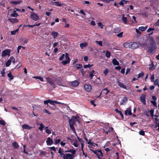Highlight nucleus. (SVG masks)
<instances>
[{"mask_svg": "<svg viewBox=\"0 0 159 159\" xmlns=\"http://www.w3.org/2000/svg\"><path fill=\"white\" fill-rule=\"evenodd\" d=\"M91 151L93 152L96 155L98 159H101L100 157V156L102 157L103 156V154L102 150L100 149H97L95 150L91 149Z\"/></svg>", "mask_w": 159, "mask_h": 159, "instance_id": "obj_5", "label": "nucleus"}, {"mask_svg": "<svg viewBox=\"0 0 159 159\" xmlns=\"http://www.w3.org/2000/svg\"><path fill=\"white\" fill-rule=\"evenodd\" d=\"M21 1H11L10 3L11 4H13L15 5L19 4L20 3Z\"/></svg>", "mask_w": 159, "mask_h": 159, "instance_id": "obj_34", "label": "nucleus"}, {"mask_svg": "<svg viewBox=\"0 0 159 159\" xmlns=\"http://www.w3.org/2000/svg\"><path fill=\"white\" fill-rule=\"evenodd\" d=\"M93 66V65H90L89 64H88V65H85L84 66V68H87L89 67V68H90L91 67H92Z\"/></svg>", "mask_w": 159, "mask_h": 159, "instance_id": "obj_48", "label": "nucleus"}, {"mask_svg": "<svg viewBox=\"0 0 159 159\" xmlns=\"http://www.w3.org/2000/svg\"><path fill=\"white\" fill-rule=\"evenodd\" d=\"M60 142V139L59 136L57 137L56 139L54 140V144H57L59 143Z\"/></svg>", "mask_w": 159, "mask_h": 159, "instance_id": "obj_21", "label": "nucleus"}, {"mask_svg": "<svg viewBox=\"0 0 159 159\" xmlns=\"http://www.w3.org/2000/svg\"><path fill=\"white\" fill-rule=\"evenodd\" d=\"M149 69L150 70H153L155 69V67L153 64V62H152V64L151 66L149 67Z\"/></svg>", "mask_w": 159, "mask_h": 159, "instance_id": "obj_45", "label": "nucleus"}, {"mask_svg": "<svg viewBox=\"0 0 159 159\" xmlns=\"http://www.w3.org/2000/svg\"><path fill=\"white\" fill-rule=\"evenodd\" d=\"M11 51V50L8 49H6L3 50L1 56L3 58L6 55L9 56L10 55Z\"/></svg>", "mask_w": 159, "mask_h": 159, "instance_id": "obj_7", "label": "nucleus"}, {"mask_svg": "<svg viewBox=\"0 0 159 159\" xmlns=\"http://www.w3.org/2000/svg\"><path fill=\"white\" fill-rule=\"evenodd\" d=\"M34 78L36 79H39L42 82H43L44 81L43 78L41 76H34Z\"/></svg>", "mask_w": 159, "mask_h": 159, "instance_id": "obj_43", "label": "nucleus"}, {"mask_svg": "<svg viewBox=\"0 0 159 159\" xmlns=\"http://www.w3.org/2000/svg\"><path fill=\"white\" fill-rule=\"evenodd\" d=\"M5 69L4 68L2 69V70L1 71V74H2V76L4 77L5 76Z\"/></svg>", "mask_w": 159, "mask_h": 159, "instance_id": "obj_50", "label": "nucleus"}, {"mask_svg": "<svg viewBox=\"0 0 159 159\" xmlns=\"http://www.w3.org/2000/svg\"><path fill=\"white\" fill-rule=\"evenodd\" d=\"M19 29H17L15 30H13L11 32V34L13 35H15L16 34V33L18 31Z\"/></svg>", "mask_w": 159, "mask_h": 159, "instance_id": "obj_42", "label": "nucleus"}, {"mask_svg": "<svg viewBox=\"0 0 159 159\" xmlns=\"http://www.w3.org/2000/svg\"><path fill=\"white\" fill-rule=\"evenodd\" d=\"M115 111H116L117 113L119 114L121 116L122 119H124V118L123 115L121 111L118 110L117 109H115Z\"/></svg>", "mask_w": 159, "mask_h": 159, "instance_id": "obj_25", "label": "nucleus"}, {"mask_svg": "<svg viewBox=\"0 0 159 159\" xmlns=\"http://www.w3.org/2000/svg\"><path fill=\"white\" fill-rule=\"evenodd\" d=\"M151 102L153 104V105L156 107H157V103L156 101H151Z\"/></svg>", "mask_w": 159, "mask_h": 159, "instance_id": "obj_62", "label": "nucleus"}, {"mask_svg": "<svg viewBox=\"0 0 159 159\" xmlns=\"http://www.w3.org/2000/svg\"><path fill=\"white\" fill-rule=\"evenodd\" d=\"M159 79H156L153 82H154V84L155 85H157L158 87H159Z\"/></svg>", "mask_w": 159, "mask_h": 159, "instance_id": "obj_39", "label": "nucleus"}, {"mask_svg": "<svg viewBox=\"0 0 159 159\" xmlns=\"http://www.w3.org/2000/svg\"><path fill=\"white\" fill-rule=\"evenodd\" d=\"M117 83H118V85L121 88H123L124 89H127L126 87L123 83L120 82L118 80Z\"/></svg>", "mask_w": 159, "mask_h": 159, "instance_id": "obj_17", "label": "nucleus"}, {"mask_svg": "<svg viewBox=\"0 0 159 159\" xmlns=\"http://www.w3.org/2000/svg\"><path fill=\"white\" fill-rule=\"evenodd\" d=\"M46 133L48 134H50L51 133L52 129L51 128H48V126H46L44 129Z\"/></svg>", "mask_w": 159, "mask_h": 159, "instance_id": "obj_19", "label": "nucleus"}, {"mask_svg": "<svg viewBox=\"0 0 159 159\" xmlns=\"http://www.w3.org/2000/svg\"><path fill=\"white\" fill-rule=\"evenodd\" d=\"M95 42L96 43L98 44L99 46H102V41H95Z\"/></svg>", "mask_w": 159, "mask_h": 159, "instance_id": "obj_47", "label": "nucleus"}, {"mask_svg": "<svg viewBox=\"0 0 159 159\" xmlns=\"http://www.w3.org/2000/svg\"><path fill=\"white\" fill-rule=\"evenodd\" d=\"M128 101V98L127 97L124 98L120 102V105H123L124 104V102H127Z\"/></svg>", "mask_w": 159, "mask_h": 159, "instance_id": "obj_24", "label": "nucleus"}, {"mask_svg": "<svg viewBox=\"0 0 159 159\" xmlns=\"http://www.w3.org/2000/svg\"><path fill=\"white\" fill-rule=\"evenodd\" d=\"M144 75V72H142L139 73L138 75V78H139L140 77H142Z\"/></svg>", "mask_w": 159, "mask_h": 159, "instance_id": "obj_51", "label": "nucleus"}, {"mask_svg": "<svg viewBox=\"0 0 159 159\" xmlns=\"http://www.w3.org/2000/svg\"><path fill=\"white\" fill-rule=\"evenodd\" d=\"M155 30L154 28H149L147 30V32L148 33H150L151 31L154 30Z\"/></svg>", "mask_w": 159, "mask_h": 159, "instance_id": "obj_54", "label": "nucleus"}, {"mask_svg": "<svg viewBox=\"0 0 159 159\" xmlns=\"http://www.w3.org/2000/svg\"><path fill=\"white\" fill-rule=\"evenodd\" d=\"M139 134L140 135L144 136L145 135L144 131L143 130H141L139 132Z\"/></svg>", "mask_w": 159, "mask_h": 159, "instance_id": "obj_52", "label": "nucleus"}, {"mask_svg": "<svg viewBox=\"0 0 159 159\" xmlns=\"http://www.w3.org/2000/svg\"><path fill=\"white\" fill-rule=\"evenodd\" d=\"M123 17H122V20L125 24H126L127 23V18L125 16L124 14H122Z\"/></svg>", "mask_w": 159, "mask_h": 159, "instance_id": "obj_29", "label": "nucleus"}, {"mask_svg": "<svg viewBox=\"0 0 159 159\" xmlns=\"http://www.w3.org/2000/svg\"><path fill=\"white\" fill-rule=\"evenodd\" d=\"M70 62V61L66 60V61H61V63L63 65H66Z\"/></svg>", "mask_w": 159, "mask_h": 159, "instance_id": "obj_37", "label": "nucleus"}, {"mask_svg": "<svg viewBox=\"0 0 159 159\" xmlns=\"http://www.w3.org/2000/svg\"><path fill=\"white\" fill-rule=\"evenodd\" d=\"M123 34V32H121V33L118 34L117 35V36H118V37L121 38L123 36V35H122Z\"/></svg>", "mask_w": 159, "mask_h": 159, "instance_id": "obj_57", "label": "nucleus"}, {"mask_svg": "<svg viewBox=\"0 0 159 159\" xmlns=\"http://www.w3.org/2000/svg\"><path fill=\"white\" fill-rule=\"evenodd\" d=\"M150 112L151 113V116L152 117H153L154 115V110L153 109H151L150 111L148 112Z\"/></svg>", "mask_w": 159, "mask_h": 159, "instance_id": "obj_53", "label": "nucleus"}, {"mask_svg": "<svg viewBox=\"0 0 159 159\" xmlns=\"http://www.w3.org/2000/svg\"><path fill=\"white\" fill-rule=\"evenodd\" d=\"M65 54H62V55H61V56L59 58V61H61L64 58V57H65Z\"/></svg>", "mask_w": 159, "mask_h": 159, "instance_id": "obj_58", "label": "nucleus"}, {"mask_svg": "<svg viewBox=\"0 0 159 159\" xmlns=\"http://www.w3.org/2000/svg\"><path fill=\"white\" fill-rule=\"evenodd\" d=\"M139 47V45L135 42L131 43L130 48L132 49H135Z\"/></svg>", "mask_w": 159, "mask_h": 159, "instance_id": "obj_12", "label": "nucleus"}, {"mask_svg": "<svg viewBox=\"0 0 159 159\" xmlns=\"http://www.w3.org/2000/svg\"><path fill=\"white\" fill-rule=\"evenodd\" d=\"M30 18L34 21H37L39 19V16L34 12H31Z\"/></svg>", "mask_w": 159, "mask_h": 159, "instance_id": "obj_8", "label": "nucleus"}, {"mask_svg": "<svg viewBox=\"0 0 159 159\" xmlns=\"http://www.w3.org/2000/svg\"><path fill=\"white\" fill-rule=\"evenodd\" d=\"M76 65H78V66H77L76 67V68L78 69H80L81 67L82 66V64H76Z\"/></svg>", "mask_w": 159, "mask_h": 159, "instance_id": "obj_61", "label": "nucleus"}, {"mask_svg": "<svg viewBox=\"0 0 159 159\" xmlns=\"http://www.w3.org/2000/svg\"><path fill=\"white\" fill-rule=\"evenodd\" d=\"M53 5H55L57 6L60 7L62 5V4L58 2H53L52 4Z\"/></svg>", "mask_w": 159, "mask_h": 159, "instance_id": "obj_33", "label": "nucleus"}, {"mask_svg": "<svg viewBox=\"0 0 159 159\" xmlns=\"http://www.w3.org/2000/svg\"><path fill=\"white\" fill-rule=\"evenodd\" d=\"M79 117L77 115L75 116H73L69 120L68 122L70 128L74 132L76 133L74 125L76 121L78 122L80 121L79 120Z\"/></svg>", "mask_w": 159, "mask_h": 159, "instance_id": "obj_3", "label": "nucleus"}, {"mask_svg": "<svg viewBox=\"0 0 159 159\" xmlns=\"http://www.w3.org/2000/svg\"><path fill=\"white\" fill-rule=\"evenodd\" d=\"M6 123L4 120H0V124L4 126L6 125Z\"/></svg>", "mask_w": 159, "mask_h": 159, "instance_id": "obj_49", "label": "nucleus"}, {"mask_svg": "<svg viewBox=\"0 0 159 159\" xmlns=\"http://www.w3.org/2000/svg\"><path fill=\"white\" fill-rule=\"evenodd\" d=\"M44 128V126H43V124L41 123L40 125V126L39 128V129L41 131H42L43 130V129Z\"/></svg>", "mask_w": 159, "mask_h": 159, "instance_id": "obj_40", "label": "nucleus"}, {"mask_svg": "<svg viewBox=\"0 0 159 159\" xmlns=\"http://www.w3.org/2000/svg\"><path fill=\"white\" fill-rule=\"evenodd\" d=\"M77 139L79 141L80 143H84V141L82 140L81 138H80L78 136H77Z\"/></svg>", "mask_w": 159, "mask_h": 159, "instance_id": "obj_59", "label": "nucleus"}, {"mask_svg": "<svg viewBox=\"0 0 159 159\" xmlns=\"http://www.w3.org/2000/svg\"><path fill=\"white\" fill-rule=\"evenodd\" d=\"M12 145L15 149H17L19 147V146L17 143L15 142L12 143Z\"/></svg>", "mask_w": 159, "mask_h": 159, "instance_id": "obj_26", "label": "nucleus"}, {"mask_svg": "<svg viewBox=\"0 0 159 159\" xmlns=\"http://www.w3.org/2000/svg\"><path fill=\"white\" fill-rule=\"evenodd\" d=\"M98 25L99 27H101V29H103V25L101 22H98Z\"/></svg>", "mask_w": 159, "mask_h": 159, "instance_id": "obj_56", "label": "nucleus"}, {"mask_svg": "<svg viewBox=\"0 0 159 159\" xmlns=\"http://www.w3.org/2000/svg\"><path fill=\"white\" fill-rule=\"evenodd\" d=\"M51 35L55 39L57 37L58 34L57 32L53 31L51 33Z\"/></svg>", "mask_w": 159, "mask_h": 159, "instance_id": "obj_20", "label": "nucleus"}, {"mask_svg": "<svg viewBox=\"0 0 159 159\" xmlns=\"http://www.w3.org/2000/svg\"><path fill=\"white\" fill-rule=\"evenodd\" d=\"M7 76L11 80H13L14 79V76L12 75L11 72H10L7 74Z\"/></svg>", "mask_w": 159, "mask_h": 159, "instance_id": "obj_31", "label": "nucleus"}, {"mask_svg": "<svg viewBox=\"0 0 159 159\" xmlns=\"http://www.w3.org/2000/svg\"><path fill=\"white\" fill-rule=\"evenodd\" d=\"M84 87L85 90L88 92L90 91L92 89L91 85L89 84H84Z\"/></svg>", "mask_w": 159, "mask_h": 159, "instance_id": "obj_11", "label": "nucleus"}, {"mask_svg": "<svg viewBox=\"0 0 159 159\" xmlns=\"http://www.w3.org/2000/svg\"><path fill=\"white\" fill-rule=\"evenodd\" d=\"M69 55L68 53H65V58L66 60L70 61V59L69 57Z\"/></svg>", "mask_w": 159, "mask_h": 159, "instance_id": "obj_44", "label": "nucleus"}, {"mask_svg": "<svg viewBox=\"0 0 159 159\" xmlns=\"http://www.w3.org/2000/svg\"><path fill=\"white\" fill-rule=\"evenodd\" d=\"M131 43H125L124 44V46L125 48H130Z\"/></svg>", "mask_w": 159, "mask_h": 159, "instance_id": "obj_30", "label": "nucleus"}, {"mask_svg": "<svg viewBox=\"0 0 159 159\" xmlns=\"http://www.w3.org/2000/svg\"><path fill=\"white\" fill-rule=\"evenodd\" d=\"M96 74V72L94 70H92L91 71L89 72V77L90 78V80L92 79L93 76H94V75Z\"/></svg>", "mask_w": 159, "mask_h": 159, "instance_id": "obj_18", "label": "nucleus"}, {"mask_svg": "<svg viewBox=\"0 0 159 159\" xmlns=\"http://www.w3.org/2000/svg\"><path fill=\"white\" fill-rule=\"evenodd\" d=\"M79 84V82L77 80H75L71 82V84L72 86L74 87L77 86Z\"/></svg>", "mask_w": 159, "mask_h": 159, "instance_id": "obj_22", "label": "nucleus"}, {"mask_svg": "<svg viewBox=\"0 0 159 159\" xmlns=\"http://www.w3.org/2000/svg\"><path fill=\"white\" fill-rule=\"evenodd\" d=\"M150 46L148 49V52L151 54L154 53L157 49V44L155 40L152 37H150Z\"/></svg>", "mask_w": 159, "mask_h": 159, "instance_id": "obj_2", "label": "nucleus"}, {"mask_svg": "<svg viewBox=\"0 0 159 159\" xmlns=\"http://www.w3.org/2000/svg\"><path fill=\"white\" fill-rule=\"evenodd\" d=\"M112 62L113 64L115 66L119 65V64L118 61L115 58L112 60Z\"/></svg>", "mask_w": 159, "mask_h": 159, "instance_id": "obj_28", "label": "nucleus"}, {"mask_svg": "<svg viewBox=\"0 0 159 159\" xmlns=\"http://www.w3.org/2000/svg\"><path fill=\"white\" fill-rule=\"evenodd\" d=\"M46 154V152L44 151H43L40 152V155H43L44 156H45Z\"/></svg>", "mask_w": 159, "mask_h": 159, "instance_id": "obj_64", "label": "nucleus"}, {"mask_svg": "<svg viewBox=\"0 0 159 159\" xmlns=\"http://www.w3.org/2000/svg\"><path fill=\"white\" fill-rule=\"evenodd\" d=\"M102 91L103 93H104L105 95H106L109 92V90H108L107 88H106L103 89Z\"/></svg>", "mask_w": 159, "mask_h": 159, "instance_id": "obj_36", "label": "nucleus"}, {"mask_svg": "<svg viewBox=\"0 0 159 159\" xmlns=\"http://www.w3.org/2000/svg\"><path fill=\"white\" fill-rule=\"evenodd\" d=\"M95 102V101L94 100H91L90 102L91 103V104L93 105L94 107H95L96 106V105L94 104V102Z\"/></svg>", "mask_w": 159, "mask_h": 159, "instance_id": "obj_60", "label": "nucleus"}, {"mask_svg": "<svg viewBox=\"0 0 159 159\" xmlns=\"http://www.w3.org/2000/svg\"><path fill=\"white\" fill-rule=\"evenodd\" d=\"M148 26H145L144 27L143 26L140 27L139 28V30L141 31H145L147 28Z\"/></svg>", "mask_w": 159, "mask_h": 159, "instance_id": "obj_27", "label": "nucleus"}, {"mask_svg": "<svg viewBox=\"0 0 159 159\" xmlns=\"http://www.w3.org/2000/svg\"><path fill=\"white\" fill-rule=\"evenodd\" d=\"M154 75H152L150 79L151 80V81L152 82L154 81Z\"/></svg>", "mask_w": 159, "mask_h": 159, "instance_id": "obj_63", "label": "nucleus"}, {"mask_svg": "<svg viewBox=\"0 0 159 159\" xmlns=\"http://www.w3.org/2000/svg\"><path fill=\"white\" fill-rule=\"evenodd\" d=\"M66 138L67 139V140H69L71 143H72L73 142L75 141V139H72L69 137H66Z\"/></svg>", "mask_w": 159, "mask_h": 159, "instance_id": "obj_46", "label": "nucleus"}, {"mask_svg": "<svg viewBox=\"0 0 159 159\" xmlns=\"http://www.w3.org/2000/svg\"><path fill=\"white\" fill-rule=\"evenodd\" d=\"M11 61H12V62L14 63L15 62V59L14 57L12 56L10 58V59L7 61L5 64L6 66V67L9 66L11 65Z\"/></svg>", "mask_w": 159, "mask_h": 159, "instance_id": "obj_9", "label": "nucleus"}, {"mask_svg": "<svg viewBox=\"0 0 159 159\" xmlns=\"http://www.w3.org/2000/svg\"><path fill=\"white\" fill-rule=\"evenodd\" d=\"M146 95L144 94H142L140 97V101L144 105L146 104Z\"/></svg>", "mask_w": 159, "mask_h": 159, "instance_id": "obj_10", "label": "nucleus"}, {"mask_svg": "<svg viewBox=\"0 0 159 159\" xmlns=\"http://www.w3.org/2000/svg\"><path fill=\"white\" fill-rule=\"evenodd\" d=\"M120 30V28L117 27L115 28L114 29V32L115 33H119Z\"/></svg>", "mask_w": 159, "mask_h": 159, "instance_id": "obj_38", "label": "nucleus"}, {"mask_svg": "<svg viewBox=\"0 0 159 159\" xmlns=\"http://www.w3.org/2000/svg\"><path fill=\"white\" fill-rule=\"evenodd\" d=\"M88 45V44L86 42H84L80 43V47L82 49L86 47Z\"/></svg>", "mask_w": 159, "mask_h": 159, "instance_id": "obj_23", "label": "nucleus"}, {"mask_svg": "<svg viewBox=\"0 0 159 159\" xmlns=\"http://www.w3.org/2000/svg\"><path fill=\"white\" fill-rule=\"evenodd\" d=\"M8 20L13 24L19 22V20L15 18H9Z\"/></svg>", "mask_w": 159, "mask_h": 159, "instance_id": "obj_14", "label": "nucleus"}, {"mask_svg": "<svg viewBox=\"0 0 159 159\" xmlns=\"http://www.w3.org/2000/svg\"><path fill=\"white\" fill-rule=\"evenodd\" d=\"M74 143L72 144V145H73L75 147H78L79 146V144L78 143V141L75 140V141H74Z\"/></svg>", "mask_w": 159, "mask_h": 159, "instance_id": "obj_35", "label": "nucleus"}, {"mask_svg": "<svg viewBox=\"0 0 159 159\" xmlns=\"http://www.w3.org/2000/svg\"><path fill=\"white\" fill-rule=\"evenodd\" d=\"M108 73V70L106 68L104 71L103 74L106 76V75Z\"/></svg>", "mask_w": 159, "mask_h": 159, "instance_id": "obj_55", "label": "nucleus"}, {"mask_svg": "<svg viewBox=\"0 0 159 159\" xmlns=\"http://www.w3.org/2000/svg\"><path fill=\"white\" fill-rule=\"evenodd\" d=\"M22 128L23 129L30 130L32 128V127L27 124H25L22 125Z\"/></svg>", "mask_w": 159, "mask_h": 159, "instance_id": "obj_15", "label": "nucleus"}, {"mask_svg": "<svg viewBox=\"0 0 159 159\" xmlns=\"http://www.w3.org/2000/svg\"><path fill=\"white\" fill-rule=\"evenodd\" d=\"M125 114L127 115L128 114L129 115H132L131 107H130L128 109L126 110L125 111Z\"/></svg>", "mask_w": 159, "mask_h": 159, "instance_id": "obj_16", "label": "nucleus"}, {"mask_svg": "<svg viewBox=\"0 0 159 159\" xmlns=\"http://www.w3.org/2000/svg\"><path fill=\"white\" fill-rule=\"evenodd\" d=\"M46 143L48 145H51L53 143L52 140L50 137H48L47 138Z\"/></svg>", "mask_w": 159, "mask_h": 159, "instance_id": "obj_13", "label": "nucleus"}, {"mask_svg": "<svg viewBox=\"0 0 159 159\" xmlns=\"http://www.w3.org/2000/svg\"><path fill=\"white\" fill-rule=\"evenodd\" d=\"M106 56L107 58H109L111 56V54L110 52L108 51H107L106 53Z\"/></svg>", "mask_w": 159, "mask_h": 159, "instance_id": "obj_41", "label": "nucleus"}, {"mask_svg": "<svg viewBox=\"0 0 159 159\" xmlns=\"http://www.w3.org/2000/svg\"><path fill=\"white\" fill-rule=\"evenodd\" d=\"M48 103H49L51 104L52 105L54 106H55V105L54 104V103L60 104L62 105L64 104V103H61L57 101L52 100L50 99H48L44 101V104L48 105Z\"/></svg>", "mask_w": 159, "mask_h": 159, "instance_id": "obj_4", "label": "nucleus"}, {"mask_svg": "<svg viewBox=\"0 0 159 159\" xmlns=\"http://www.w3.org/2000/svg\"><path fill=\"white\" fill-rule=\"evenodd\" d=\"M46 79L48 83L49 84L52 88L54 89L56 87L55 84H54V82L52 80V79L49 77H48L46 78Z\"/></svg>", "mask_w": 159, "mask_h": 159, "instance_id": "obj_6", "label": "nucleus"}, {"mask_svg": "<svg viewBox=\"0 0 159 159\" xmlns=\"http://www.w3.org/2000/svg\"><path fill=\"white\" fill-rule=\"evenodd\" d=\"M66 152H70L71 154L66 153L64 154V151L61 148H59L58 153L60 154V156L63 159H74L75 155L76 154V151L74 149L65 150Z\"/></svg>", "mask_w": 159, "mask_h": 159, "instance_id": "obj_1", "label": "nucleus"}, {"mask_svg": "<svg viewBox=\"0 0 159 159\" xmlns=\"http://www.w3.org/2000/svg\"><path fill=\"white\" fill-rule=\"evenodd\" d=\"M11 16L13 17H16L18 16V14L16 13V11H14L12 12V13L11 14Z\"/></svg>", "mask_w": 159, "mask_h": 159, "instance_id": "obj_32", "label": "nucleus"}]
</instances>
